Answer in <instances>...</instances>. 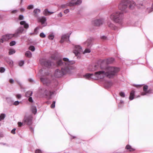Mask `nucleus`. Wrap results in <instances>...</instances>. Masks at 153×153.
<instances>
[{
    "label": "nucleus",
    "instance_id": "obj_1",
    "mask_svg": "<svg viewBox=\"0 0 153 153\" xmlns=\"http://www.w3.org/2000/svg\"><path fill=\"white\" fill-rule=\"evenodd\" d=\"M120 71L119 68L114 66H108L104 70L95 72L94 74H87L84 75L86 79H102L105 77L109 78H113Z\"/></svg>",
    "mask_w": 153,
    "mask_h": 153
},
{
    "label": "nucleus",
    "instance_id": "obj_2",
    "mask_svg": "<svg viewBox=\"0 0 153 153\" xmlns=\"http://www.w3.org/2000/svg\"><path fill=\"white\" fill-rule=\"evenodd\" d=\"M63 60L65 62L64 63L61 60H59L57 62L58 65H63L64 67L62 68L61 70L57 69L55 71L54 75L56 77H61L67 73L70 74L71 71L75 68L72 65L75 63L74 61H69L68 59L66 58H64Z\"/></svg>",
    "mask_w": 153,
    "mask_h": 153
},
{
    "label": "nucleus",
    "instance_id": "obj_3",
    "mask_svg": "<svg viewBox=\"0 0 153 153\" xmlns=\"http://www.w3.org/2000/svg\"><path fill=\"white\" fill-rule=\"evenodd\" d=\"M123 13L120 11H117L112 14L110 16V19L114 22L117 23H120L123 21Z\"/></svg>",
    "mask_w": 153,
    "mask_h": 153
},
{
    "label": "nucleus",
    "instance_id": "obj_4",
    "mask_svg": "<svg viewBox=\"0 0 153 153\" xmlns=\"http://www.w3.org/2000/svg\"><path fill=\"white\" fill-rule=\"evenodd\" d=\"M16 34H7L2 36V38L5 41H8L9 39H11L13 37H17Z\"/></svg>",
    "mask_w": 153,
    "mask_h": 153
},
{
    "label": "nucleus",
    "instance_id": "obj_5",
    "mask_svg": "<svg viewBox=\"0 0 153 153\" xmlns=\"http://www.w3.org/2000/svg\"><path fill=\"white\" fill-rule=\"evenodd\" d=\"M75 49L74 51L75 55L79 56L80 53L82 52V48L79 45H76L75 46Z\"/></svg>",
    "mask_w": 153,
    "mask_h": 153
},
{
    "label": "nucleus",
    "instance_id": "obj_6",
    "mask_svg": "<svg viewBox=\"0 0 153 153\" xmlns=\"http://www.w3.org/2000/svg\"><path fill=\"white\" fill-rule=\"evenodd\" d=\"M32 121V117L31 116L25 117L23 120L24 123L30 125L31 124Z\"/></svg>",
    "mask_w": 153,
    "mask_h": 153
},
{
    "label": "nucleus",
    "instance_id": "obj_7",
    "mask_svg": "<svg viewBox=\"0 0 153 153\" xmlns=\"http://www.w3.org/2000/svg\"><path fill=\"white\" fill-rule=\"evenodd\" d=\"M127 3L126 1L121 3L119 5V9L121 11H124L127 7Z\"/></svg>",
    "mask_w": 153,
    "mask_h": 153
},
{
    "label": "nucleus",
    "instance_id": "obj_8",
    "mask_svg": "<svg viewBox=\"0 0 153 153\" xmlns=\"http://www.w3.org/2000/svg\"><path fill=\"white\" fill-rule=\"evenodd\" d=\"M46 21V19L45 17H41L38 19V22L41 23L43 26H45L47 25Z\"/></svg>",
    "mask_w": 153,
    "mask_h": 153
},
{
    "label": "nucleus",
    "instance_id": "obj_9",
    "mask_svg": "<svg viewBox=\"0 0 153 153\" xmlns=\"http://www.w3.org/2000/svg\"><path fill=\"white\" fill-rule=\"evenodd\" d=\"M103 23V21L102 19H96L94 20L93 22V24L96 26H99L102 25Z\"/></svg>",
    "mask_w": 153,
    "mask_h": 153
},
{
    "label": "nucleus",
    "instance_id": "obj_10",
    "mask_svg": "<svg viewBox=\"0 0 153 153\" xmlns=\"http://www.w3.org/2000/svg\"><path fill=\"white\" fill-rule=\"evenodd\" d=\"M126 2H128L127 6H128L130 9H133L134 8L135 6V4L134 1H126Z\"/></svg>",
    "mask_w": 153,
    "mask_h": 153
},
{
    "label": "nucleus",
    "instance_id": "obj_11",
    "mask_svg": "<svg viewBox=\"0 0 153 153\" xmlns=\"http://www.w3.org/2000/svg\"><path fill=\"white\" fill-rule=\"evenodd\" d=\"M44 94L48 98L50 99L51 98V96L53 93L49 90L47 89L45 90Z\"/></svg>",
    "mask_w": 153,
    "mask_h": 153
},
{
    "label": "nucleus",
    "instance_id": "obj_12",
    "mask_svg": "<svg viewBox=\"0 0 153 153\" xmlns=\"http://www.w3.org/2000/svg\"><path fill=\"white\" fill-rule=\"evenodd\" d=\"M148 88V86L147 85H145L144 86L143 88V90L144 92L141 93V95H145L148 93H151L149 90L148 91L147 90Z\"/></svg>",
    "mask_w": 153,
    "mask_h": 153
},
{
    "label": "nucleus",
    "instance_id": "obj_13",
    "mask_svg": "<svg viewBox=\"0 0 153 153\" xmlns=\"http://www.w3.org/2000/svg\"><path fill=\"white\" fill-rule=\"evenodd\" d=\"M24 31V29L22 27H20L16 30L15 34H16L17 37L18 36V34L19 33H22Z\"/></svg>",
    "mask_w": 153,
    "mask_h": 153
},
{
    "label": "nucleus",
    "instance_id": "obj_14",
    "mask_svg": "<svg viewBox=\"0 0 153 153\" xmlns=\"http://www.w3.org/2000/svg\"><path fill=\"white\" fill-rule=\"evenodd\" d=\"M75 0H73L72 2L69 5L72 6V5H78L80 4L82 2L81 0H77V1L76 2H74Z\"/></svg>",
    "mask_w": 153,
    "mask_h": 153
},
{
    "label": "nucleus",
    "instance_id": "obj_15",
    "mask_svg": "<svg viewBox=\"0 0 153 153\" xmlns=\"http://www.w3.org/2000/svg\"><path fill=\"white\" fill-rule=\"evenodd\" d=\"M69 36L68 34H64L61 37V39L60 41L61 43H62L64 42L65 40L68 38H69Z\"/></svg>",
    "mask_w": 153,
    "mask_h": 153
},
{
    "label": "nucleus",
    "instance_id": "obj_16",
    "mask_svg": "<svg viewBox=\"0 0 153 153\" xmlns=\"http://www.w3.org/2000/svg\"><path fill=\"white\" fill-rule=\"evenodd\" d=\"M20 24L21 25L24 26L25 29H27L29 27V25L25 21H22L20 22Z\"/></svg>",
    "mask_w": 153,
    "mask_h": 153
},
{
    "label": "nucleus",
    "instance_id": "obj_17",
    "mask_svg": "<svg viewBox=\"0 0 153 153\" xmlns=\"http://www.w3.org/2000/svg\"><path fill=\"white\" fill-rule=\"evenodd\" d=\"M43 64L46 67L48 68L50 67L51 63V62L49 61H46L44 62Z\"/></svg>",
    "mask_w": 153,
    "mask_h": 153
},
{
    "label": "nucleus",
    "instance_id": "obj_18",
    "mask_svg": "<svg viewBox=\"0 0 153 153\" xmlns=\"http://www.w3.org/2000/svg\"><path fill=\"white\" fill-rule=\"evenodd\" d=\"M134 93L135 91L134 90H132L131 92L129 97L130 100H132L134 99Z\"/></svg>",
    "mask_w": 153,
    "mask_h": 153
},
{
    "label": "nucleus",
    "instance_id": "obj_19",
    "mask_svg": "<svg viewBox=\"0 0 153 153\" xmlns=\"http://www.w3.org/2000/svg\"><path fill=\"white\" fill-rule=\"evenodd\" d=\"M53 13L54 12H51L49 11L47 9H45L43 12L44 15L45 16L49 15Z\"/></svg>",
    "mask_w": 153,
    "mask_h": 153
},
{
    "label": "nucleus",
    "instance_id": "obj_20",
    "mask_svg": "<svg viewBox=\"0 0 153 153\" xmlns=\"http://www.w3.org/2000/svg\"><path fill=\"white\" fill-rule=\"evenodd\" d=\"M108 26L111 29L114 30L116 29V27L113 24L109 22L108 23Z\"/></svg>",
    "mask_w": 153,
    "mask_h": 153
},
{
    "label": "nucleus",
    "instance_id": "obj_21",
    "mask_svg": "<svg viewBox=\"0 0 153 153\" xmlns=\"http://www.w3.org/2000/svg\"><path fill=\"white\" fill-rule=\"evenodd\" d=\"M40 79L41 82H42L44 84H48V81L47 79L41 78Z\"/></svg>",
    "mask_w": 153,
    "mask_h": 153
},
{
    "label": "nucleus",
    "instance_id": "obj_22",
    "mask_svg": "<svg viewBox=\"0 0 153 153\" xmlns=\"http://www.w3.org/2000/svg\"><path fill=\"white\" fill-rule=\"evenodd\" d=\"M32 94V91H27L25 94V96L27 97H29L31 96Z\"/></svg>",
    "mask_w": 153,
    "mask_h": 153
},
{
    "label": "nucleus",
    "instance_id": "obj_23",
    "mask_svg": "<svg viewBox=\"0 0 153 153\" xmlns=\"http://www.w3.org/2000/svg\"><path fill=\"white\" fill-rule=\"evenodd\" d=\"M40 10L39 9H36L34 10L33 12L35 13V16H36L38 13H40Z\"/></svg>",
    "mask_w": 153,
    "mask_h": 153
},
{
    "label": "nucleus",
    "instance_id": "obj_24",
    "mask_svg": "<svg viewBox=\"0 0 153 153\" xmlns=\"http://www.w3.org/2000/svg\"><path fill=\"white\" fill-rule=\"evenodd\" d=\"M15 52V50L13 49H10L9 50V55H11L14 53Z\"/></svg>",
    "mask_w": 153,
    "mask_h": 153
},
{
    "label": "nucleus",
    "instance_id": "obj_25",
    "mask_svg": "<svg viewBox=\"0 0 153 153\" xmlns=\"http://www.w3.org/2000/svg\"><path fill=\"white\" fill-rule=\"evenodd\" d=\"M25 55L28 57H31L32 56V53L30 51H28L26 52Z\"/></svg>",
    "mask_w": 153,
    "mask_h": 153
},
{
    "label": "nucleus",
    "instance_id": "obj_26",
    "mask_svg": "<svg viewBox=\"0 0 153 153\" xmlns=\"http://www.w3.org/2000/svg\"><path fill=\"white\" fill-rule=\"evenodd\" d=\"M126 149L129 150V151L131 152L133 151L134 150V149L131 147V146L129 145H127L126 146Z\"/></svg>",
    "mask_w": 153,
    "mask_h": 153
},
{
    "label": "nucleus",
    "instance_id": "obj_27",
    "mask_svg": "<svg viewBox=\"0 0 153 153\" xmlns=\"http://www.w3.org/2000/svg\"><path fill=\"white\" fill-rule=\"evenodd\" d=\"M32 111L33 113L35 114L37 111L36 107L35 106H33L32 108Z\"/></svg>",
    "mask_w": 153,
    "mask_h": 153
},
{
    "label": "nucleus",
    "instance_id": "obj_28",
    "mask_svg": "<svg viewBox=\"0 0 153 153\" xmlns=\"http://www.w3.org/2000/svg\"><path fill=\"white\" fill-rule=\"evenodd\" d=\"M54 34L53 33H51L49 35L48 38L50 39L53 40L54 39Z\"/></svg>",
    "mask_w": 153,
    "mask_h": 153
},
{
    "label": "nucleus",
    "instance_id": "obj_29",
    "mask_svg": "<svg viewBox=\"0 0 153 153\" xmlns=\"http://www.w3.org/2000/svg\"><path fill=\"white\" fill-rule=\"evenodd\" d=\"M5 116V114H2L0 115V121L3 120Z\"/></svg>",
    "mask_w": 153,
    "mask_h": 153
},
{
    "label": "nucleus",
    "instance_id": "obj_30",
    "mask_svg": "<svg viewBox=\"0 0 153 153\" xmlns=\"http://www.w3.org/2000/svg\"><path fill=\"white\" fill-rule=\"evenodd\" d=\"M7 63L9 64L10 66H13V62L11 60H9L7 61Z\"/></svg>",
    "mask_w": 153,
    "mask_h": 153
},
{
    "label": "nucleus",
    "instance_id": "obj_31",
    "mask_svg": "<svg viewBox=\"0 0 153 153\" xmlns=\"http://www.w3.org/2000/svg\"><path fill=\"white\" fill-rule=\"evenodd\" d=\"M29 50H30L32 51H34L35 49V47L33 46H30L29 48Z\"/></svg>",
    "mask_w": 153,
    "mask_h": 153
},
{
    "label": "nucleus",
    "instance_id": "obj_32",
    "mask_svg": "<svg viewBox=\"0 0 153 153\" xmlns=\"http://www.w3.org/2000/svg\"><path fill=\"white\" fill-rule=\"evenodd\" d=\"M16 44V42L15 41H13L10 42V45L12 46L15 45Z\"/></svg>",
    "mask_w": 153,
    "mask_h": 153
},
{
    "label": "nucleus",
    "instance_id": "obj_33",
    "mask_svg": "<svg viewBox=\"0 0 153 153\" xmlns=\"http://www.w3.org/2000/svg\"><path fill=\"white\" fill-rule=\"evenodd\" d=\"M91 52V51L89 49H86L85 50L84 52H83V54H85L87 53H89Z\"/></svg>",
    "mask_w": 153,
    "mask_h": 153
},
{
    "label": "nucleus",
    "instance_id": "obj_34",
    "mask_svg": "<svg viewBox=\"0 0 153 153\" xmlns=\"http://www.w3.org/2000/svg\"><path fill=\"white\" fill-rule=\"evenodd\" d=\"M120 95L122 97H125V94L124 92H120Z\"/></svg>",
    "mask_w": 153,
    "mask_h": 153
},
{
    "label": "nucleus",
    "instance_id": "obj_35",
    "mask_svg": "<svg viewBox=\"0 0 153 153\" xmlns=\"http://www.w3.org/2000/svg\"><path fill=\"white\" fill-rule=\"evenodd\" d=\"M16 98L18 99H20L21 98L22 96L20 94H17L16 95Z\"/></svg>",
    "mask_w": 153,
    "mask_h": 153
},
{
    "label": "nucleus",
    "instance_id": "obj_36",
    "mask_svg": "<svg viewBox=\"0 0 153 153\" xmlns=\"http://www.w3.org/2000/svg\"><path fill=\"white\" fill-rule=\"evenodd\" d=\"M5 71V68L3 67H1L0 68V72L1 73H3Z\"/></svg>",
    "mask_w": 153,
    "mask_h": 153
},
{
    "label": "nucleus",
    "instance_id": "obj_37",
    "mask_svg": "<svg viewBox=\"0 0 153 153\" xmlns=\"http://www.w3.org/2000/svg\"><path fill=\"white\" fill-rule=\"evenodd\" d=\"M33 7V5H30L28 6L27 7V9H32Z\"/></svg>",
    "mask_w": 153,
    "mask_h": 153
},
{
    "label": "nucleus",
    "instance_id": "obj_38",
    "mask_svg": "<svg viewBox=\"0 0 153 153\" xmlns=\"http://www.w3.org/2000/svg\"><path fill=\"white\" fill-rule=\"evenodd\" d=\"M55 101H53V102L52 104H51V107L52 108H54L55 107Z\"/></svg>",
    "mask_w": 153,
    "mask_h": 153
},
{
    "label": "nucleus",
    "instance_id": "obj_39",
    "mask_svg": "<svg viewBox=\"0 0 153 153\" xmlns=\"http://www.w3.org/2000/svg\"><path fill=\"white\" fill-rule=\"evenodd\" d=\"M40 36L41 37L44 38L45 37V35L43 33H41L40 34Z\"/></svg>",
    "mask_w": 153,
    "mask_h": 153
},
{
    "label": "nucleus",
    "instance_id": "obj_40",
    "mask_svg": "<svg viewBox=\"0 0 153 153\" xmlns=\"http://www.w3.org/2000/svg\"><path fill=\"white\" fill-rule=\"evenodd\" d=\"M24 62L23 61H21L19 62V65L20 66H22L24 64Z\"/></svg>",
    "mask_w": 153,
    "mask_h": 153
},
{
    "label": "nucleus",
    "instance_id": "obj_41",
    "mask_svg": "<svg viewBox=\"0 0 153 153\" xmlns=\"http://www.w3.org/2000/svg\"><path fill=\"white\" fill-rule=\"evenodd\" d=\"M114 60V59L113 58H111L108 60V63H111L113 62Z\"/></svg>",
    "mask_w": 153,
    "mask_h": 153
},
{
    "label": "nucleus",
    "instance_id": "obj_42",
    "mask_svg": "<svg viewBox=\"0 0 153 153\" xmlns=\"http://www.w3.org/2000/svg\"><path fill=\"white\" fill-rule=\"evenodd\" d=\"M91 67L89 66V68H88V70H89V71H94L95 70H96L95 68H91Z\"/></svg>",
    "mask_w": 153,
    "mask_h": 153
},
{
    "label": "nucleus",
    "instance_id": "obj_43",
    "mask_svg": "<svg viewBox=\"0 0 153 153\" xmlns=\"http://www.w3.org/2000/svg\"><path fill=\"white\" fill-rule=\"evenodd\" d=\"M19 103V102L18 101H16L13 103V105H18Z\"/></svg>",
    "mask_w": 153,
    "mask_h": 153
},
{
    "label": "nucleus",
    "instance_id": "obj_44",
    "mask_svg": "<svg viewBox=\"0 0 153 153\" xmlns=\"http://www.w3.org/2000/svg\"><path fill=\"white\" fill-rule=\"evenodd\" d=\"M90 41L89 40H87L86 42L85 43H87V46H88L90 45Z\"/></svg>",
    "mask_w": 153,
    "mask_h": 153
},
{
    "label": "nucleus",
    "instance_id": "obj_45",
    "mask_svg": "<svg viewBox=\"0 0 153 153\" xmlns=\"http://www.w3.org/2000/svg\"><path fill=\"white\" fill-rule=\"evenodd\" d=\"M36 153H42V151L39 149H37L36 150Z\"/></svg>",
    "mask_w": 153,
    "mask_h": 153
},
{
    "label": "nucleus",
    "instance_id": "obj_46",
    "mask_svg": "<svg viewBox=\"0 0 153 153\" xmlns=\"http://www.w3.org/2000/svg\"><path fill=\"white\" fill-rule=\"evenodd\" d=\"M69 12V10L68 9H66L64 11V13L65 14H67Z\"/></svg>",
    "mask_w": 153,
    "mask_h": 153
},
{
    "label": "nucleus",
    "instance_id": "obj_47",
    "mask_svg": "<svg viewBox=\"0 0 153 153\" xmlns=\"http://www.w3.org/2000/svg\"><path fill=\"white\" fill-rule=\"evenodd\" d=\"M24 18V16L22 15H20L19 16V19L21 20H22Z\"/></svg>",
    "mask_w": 153,
    "mask_h": 153
},
{
    "label": "nucleus",
    "instance_id": "obj_48",
    "mask_svg": "<svg viewBox=\"0 0 153 153\" xmlns=\"http://www.w3.org/2000/svg\"><path fill=\"white\" fill-rule=\"evenodd\" d=\"M18 124L19 127H21L22 125V123L21 122H19Z\"/></svg>",
    "mask_w": 153,
    "mask_h": 153
},
{
    "label": "nucleus",
    "instance_id": "obj_49",
    "mask_svg": "<svg viewBox=\"0 0 153 153\" xmlns=\"http://www.w3.org/2000/svg\"><path fill=\"white\" fill-rule=\"evenodd\" d=\"M16 128H13L12 131H11V133L13 134H15V131L16 130Z\"/></svg>",
    "mask_w": 153,
    "mask_h": 153
},
{
    "label": "nucleus",
    "instance_id": "obj_50",
    "mask_svg": "<svg viewBox=\"0 0 153 153\" xmlns=\"http://www.w3.org/2000/svg\"><path fill=\"white\" fill-rule=\"evenodd\" d=\"M5 41L4 40V39L2 38V37L1 39H0V44H1V43H3Z\"/></svg>",
    "mask_w": 153,
    "mask_h": 153
},
{
    "label": "nucleus",
    "instance_id": "obj_51",
    "mask_svg": "<svg viewBox=\"0 0 153 153\" xmlns=\"http://www.w3.org/2000/svg\"><path fill=\"white\" fill-rule=\"evenodd\" d=\"M9 82L11 83H13L14 82V81L13 79H11L9 80Z\"/></svg>",
    "mask_w": 153,
    "mask_h": 153
},
{
    "label": "nucleus",
    "instance_id": "obj_52",
    "mask_svg": "<svg viewBox=\"0 0 153 153\" xmlns=\"http://www.w3.org/2000/svg\"><path fill=\"white\" fill-rule=\"evenodd\" d=\"M58 16L59 17H62V13H59L58 14Z\"/></svg>",
    "mask_w": 153,
    "mask_h": 153
},
{
    "label": "nucleus",
    "instance_id": "obj_53",
    "mask_svg": "<svg viewBox=\"0 0 153 153\" xmlns=\"http://www.w3.org/2000/svg\"><path fill=\"white\" fill-rule=\"evenodd\" d=\"M28 100H29V102H33V100H32V98L31 97H30L29 98Z\"/></svg>",
    "mask_w": 153,
    "mask_h": 153
},
{
    "label": "nucleus",
    "instance_id": "obj_54",
    "mask_svg": "<svg viewBox=\"0 0 153 153\" xmlns=\"http://www.w3.org/2000/svg\"><path fill=\"white\" fill-rule=\"evenodd\" d=\"M38 29H39V28H38V27H36V28L35 29V30H34V31H35V32H37V31H38Z\"/></svg>",
    "mask_w": 153,
    "mask_h": 153
},
{
    "label": "nucleus",
    "instance_id": "obj_55",
    "mask_svg": "<svg viewBox=\"0 0 153 153\" xmlns=\"http://www.w3.org/2000/svg\"><path fill=\"white\" fill-rule=\"evenodd\" d=\"M17 11V10H13L12 11V13H15Z\"/></svg>",
    "mask_w": 153,
    "mask_h": 153
},
{
    "label": "nucleus",
    "instance_id": "obj_56",
    "mask_svg": "<svg viewBox=\"0 0 153 153\" xmlns=\"http://www.w3.org/2000/svg\"><path fill=\"white\" fill-rule=\"evenodd\" d=\"M20 10L22 11H25V9L24 8H21Z\"/></svg>",
    "mask_w": 153,
    "mask_h": 153
},
{
    "label": "nucleus",
    "instance_id": "obj_57",
    "mask_svg": "<svg viewBox=\"0 0 153 153\" xmlns=\"http://www.w3.org/2000/svg\"><path fill=\"white\" fill-rule=\"evenodd\" d=\"M142 85H137L136 86V87H141Z\"/></svg>",
    "mask_w": 153,
    "mask_h": 153
},
{
    "label": "nucleus",
    "instance_id": "obj_58",
    "mask_svg": "<svg viewBox=\"0 0 153 153\" xmlns=\"http://www.w3.org/2000/svg\"><path fill=\"white\" fill-rule=\"evenodd\" d=\"M102 38L104 39H105L106 38V37L105 36H103Z\"/></svg>",
    "mask_w": 153,
    "mask_h": 153
},
{
    "label": "nucleus",
    "instance_id": "obj_59",
    "mask_svg": "<svg viewBox=\"0 0 153 153\" xmlns=\"http://www.w3.org/2000/svg\"><path fill=\"white\" fill-rule=\"evenodd\" d=\"M120 103H123V101H121Z\"/></svg>",
    "mask_w": 153,
    "mask_h": 153
},
{
    "label": "nucleus",
    "instance_id": "obj_60",
    "mask_svg": "<svg viewBox=\"0 0 153 153\" xmlns=\"http://www.w3.org/2000/svg\"><path fill=\"white\" fill-rule=\"evenodd\" d=\"M140 97V96H138L137 97Z\"/></svg>",
    "mask_w": 153,
    "mask_h": 153
}]
</instances>
